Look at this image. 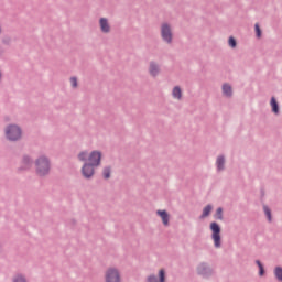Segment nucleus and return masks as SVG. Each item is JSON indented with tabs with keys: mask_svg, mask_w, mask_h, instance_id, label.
I'll use <instances>...</instances> for the list:
<instances>
[{
	"mask_svg": "<svg viewBox=\"0 0 282 282\" xmlns=\"http://www.w3.org/2000/svg\"><path fill=\"white\" fill-rule=\"evenodd\" d=\"M87 153L86 152H82V153H79V155H78V159L82 161V162H85V160H87Z\"/></svg>",
	"mask_w": 282,
	"mask_h": 282,
	"instance_id": "23",
	"label": "nucleus"
},
{
	"mask_svg": "<svg viewBox=\"0 0 282 282\" xmlns=\"http://www.w3.org/2000/svg\"><path fill=\"white\" fill-rule=\"evenodd\" d=\"M13 282H26V281H25V278H23V275H17Z\"/></svg>",
	"mask_w": 282,
	"mask_h": 282,
	"instance_id": "24",
	"label": "nucleus"
},
{
	"mask_svg": "<svg viewBox=\"0 0 282 282\" xmlns=\"http://www.w3.org/2000/svg\"><path fill=\"white\" fill-rule=\"evenodd\" d=\"M263 209H264V213L268 217V220L272 221V213L270 212V208H268V206H264Z\"/></svg>",
	"mask_w": 282,
	"mask_h": 282,
	"instance_id": "22",
	"label": "nucleus"
},
{
	"mask_svg": "<svg viewBox=\"0 0 282 282\" xmlns=\"http://www.w3.org/2000/svg\"><path fill=\"white\" fill-rule=\"evenodd\" d=\"M99 25H100L101 32L108 33L111 30V26H109V21L106 18H101L99 20Z\"/></svg>",
	"mask_w": 282,
	"mask_h": 282,
	"instance_id": "10",
	"label": "nucleus"
},
{
	"mask_svg": "<svg viewBox=\"0 0 282 282\" xmlns=\"http://www.w3.org/2000/svg\"><path fill=\"white\" fill-rule=\"evenodd\" d=\"M35 165L37 175L43 176L50 173V161L47 160V158L42 156L37 159Z\"/></svg>",
	"mask_w": 282,
	"mask_h": 282,
	"instance_id": "1",
	"label": "nucleus"
},
{
	"mask_svg": "<svg viewBox=\"0 0 282 282\" xmlns=\"http://www.w3.org/2000/svg\"><path fill=\"white\" fill-rule=\"evenodd\" d=\"M159 282H165L166 281V272L164 271V269H161L159 271ZM148 282H158V278H155V275H150L148 278Z\"/></svg>",
	"mask_w": 282,
	"mask_h": 282,
	"instance_id": "8",
	"label": "nucleus"
},
{
	"mask_svg": "<svg viewBox=\"0 0 282 282\" xmlns=\"http://www.w3.org/2000/svg\"><path fill=\"white\" fill-rule=\"evenodd\" d=\"M229 45L230 47H237V41L235 40V37H229Z\"/></svg>",
	"mask_w": 282,
	"mask_h": 282,
	"instance_id": "25",
	"label": "nucleus"
},
{
	"mask_svg": "<svg viewBox=\"0 0 282 282\" xmlns=\"http://www.w3.org/2000/svg\"><path fill=\"white\" fill-rule=\"evenodd\" d=\"M150 74L151 76H158L160 74V67L155 63L150 64Z\"/></svg>",
	"mask_w": 282,
	"mask_h": 282,
	"instance_id": "13",
	"label": "nucleus"
},
{
	"mask_svg": "<svg viewBox=\"0 0 282 282\" xmlns=\"http://www.w3.org/2000/svg\"><path fill=\"white\" fill-rule=\"evenodd\" d=\"M216 219H224V209L221 207L216 210Z\"/></svg>",
	"mask_w": 282,
	"mask_h": 282,
	"instance_id": "21",
	"label": "nucleus"
},
{
	"mask_svg": "<svg viewBox=\"0 0 282 282\" xmlns=\"http://www.w3.org/2000/svg\"><path fill=\"white\" fill-rule=\"evenodd\" d=\"M70 85H72V87H78V82H77L76 77L70 78Z\"/></svg>",
	"mask_w": 282,
	"mask_h": 282,
	"instance_id": "27",
	"label": "nucleus"
},
{
	"mask_svg": "<svg viewBox=\"0 0 282 282\" xmlns=\"http://www.w3.org/2000/svg\"><path fill=\"white\" fill-rule=\"evenodd\" d=\"M102 175L105 180H109V177H111V169L110 167L104 169Z\"/></svg>",
	"mask_w": 282,
	"mask_h": 282,
	"instance_id": "19",
	"label": "nucleus"
},
{
	"mask_svg": "<svg viewBox=\"0 0 282 282\" xmlns=\"http://www.w3.org/2000/svg\"><path fill=\"white\" fill-rule=\"evenodd\" d=\"M0 32H1V28H0Z\"/></svg>",
	"mask_w": 282,
	"mask_h": 282,
	"instance_id": "28",
	"label": "nucleus"
},
{
	"mask_svg": "<svg viewBox=\"0 0 282 282\" xmlns=\"http://www.w3.org/2000/svg\"><path fill=\"white\" fill-rule=\"evenodd\" d=\"M172 96H173V98H176V100H181L182 99V88H180V86L174 87L173 91H172Z\"/></svg>",
	"mask_w": 282,
	"mask_h": 282,
	"instance_id": "11",
	"label": "nucleus"
},
{
	"mask_svg": "<svg viewBox=\"0 0 282 282\" xmlns=\"http://www.w3.org/2000/svg\"><path fill=\"white\" fill-rule=\"evenodd\" d=\"M161 34L163 41H166V43H171L173 34L171 33V26H169V24H162Z\"/></svg>",
	"mask_w": 282,
	"mask_h": 282,
	"instance_id": "6",
	"label": "nucleus"
},
{
	"mask_svg": "<svg viewBox=\"0 0 282 282\" xmlns=\"http://www.w3.org/2000/svg\"><path fill=\"white\" fill-rule=\"evenodd\" d=\"M6 137L8 138V140L11 141H17L21 139V128H19L18 126H9L6 129Z\"/></svg>",
	"mask_w": 282,
	"mask_h": 282,
	"instance_id": "2",
	"label": "nucleus"
},
{
	"mask_svg": "<svg viewBox=\"0 0 282 282\" xmlns=\"http://www.w3.org/2000/svg\"><path fill=\"white\" fill-rule=\"evenodd\" d=\"M94 166L96 165H91V163H86L82 167V174L84 177H86V180H89V177L94 175Z\"/></svg>",
	"mask_w": 282,
	"mask_h": 282,
	"instance_id": "7",
	"label": "nucleus"
},
{
	"mask_svg": "<svg viewBox=\"0 0 282 282\" xmlns=\"http://www.w3.org/2000/svg\"><path fill=\"white\" fill-rule=\"evenodd\" d=\"M102 158V154L98 151H93L88 156V162L91 164V166H100V160Z\"/></svg>",
	"mask_w": 282,
	"mask_h": 282,
	"instance_id": "5",
	"label": "nucleus"
},
{
	"mask_svg": "<svg viewBox=\"0 0 282 282\" xmlns=\"http://www.w3.org/2000/svg\"><path fill=\"white\" fill-rule=\"evenodd\" d=\"M156 215L162 219L163 225L169 226V221L171 219V216L166 210H158Z\"/></svg>",
	"mask_w": 282,
	"mask_h": 282,
	"instance_id": "9",
	"label": "nucleus"
},
{
	"mask_svg": "<svg viewBox=\"0 0 282 282\" xmlns=\"http://www.w3.org/2000/svg\"><path fill=\"white\" fill-rule=\"evenodd\" d=\"M206 270L207 272H210V270L206 268V264H200L198 268L199 274H207Z\"/></svg>",
	"mask_w": 282,
	"mask_h": 282,
	"instance_id": "20",
	"label": "nucleus"
},
{
	"mask_svg": "<svg viewBox=\"0 0 282 282\" xmlns=\"http://www.w3.org/2000/svg\"><path fill=\"white\" fill-rule=\"evenodd\" d=\"M106 282H120V272L118 269L110 268L106 271Z\"/></svg>",
	"mask_w": 282,
	"mask_h": 282,
	"instance_id": "4",
	"label": "nucleus"
},
{
	"mask_svg": "<svg viewBox=\"0 0 282 282\" xmlns=\"http://www.w3.org/2000/svg\"><path fill=\"white\" fill-rule=\"evenodd\" d=\"M274 275L278 279V281H282V268L281 267L275 268Z\"/></svg>",
	"mask_w": 282,
	"mask_h": 282,
	"instance_id": "17",
	"label": "nucleus"
},
{
	"mask_svg": "<svg viewBox=\"0 0 282 282\" xmlns=\"http://www.w3.org/2000/svg\"><path fill=\"white\" fill-rule=\"evenodd\" d=\"M210 230L213 231L214 243L216 248H219V246H221V236L219 235L221 232V228L217 223H212Z\"/></svg>",
	"mask_w": 282,
	"mask_h": 282,
	"instance_id": "3",
	"label": "nucleus"
},
{
	"mask_svg": "<svg viewBox=\"0 0 282 282\" xmlns=\"http://www.w3.org/2000/svg\"><path fill=\"white\" fill-rule=\"evenodd\" d=\"M256 263H257V265L259 268V275L263 276V274H265V270L263 269V264L259 260H257Z\"/></svg>",
	"mask_w": 282,
	"mask_h": 282,
	"instance_id": "18",
	"label": "nucleus"
},
{
	"mask_svg": "<svg viewBox=\"0 0 282 282\" xmlns=\"http://www.w3.org/2000/svg\"><path fill=\"white\" fill-rule=\"evenodd\" d=\"M223 94L227 97L232 96V87L228 84L223 85Z\"/></svg>",
	"mask_w": 282,
	"mask_h": 282,
	"instance_id": "14",
	"label": "nucleus"
},
{
	"mask_svg": "<svg viewBox=\"0 0 282 282\" xmlns=\"http://www.w3.org/2000/svg\"><path fill=\"white\" fill-rule=\"evenodd\" d=\"M271 107L273 113H279V104L276 102V99L274 97L271 98Z\"/></svg>",
	"mask_w": 282,
	"mask_h": 282,
	"instance_id": "15",
	"label": "nucleus"
},
{
	"mask_svg": "<svg viewBox=\"0 0 282 282\" xmlns=\"http://www.w3.org/2000/svg\"><path fill=\"white\" fill-rule=\"evenodd\" d=\"M210 213H213V206L212 205H207L203 209V214L200 215V219H206V217H208V215H210Z\"/></svg>",
	"mask_w": 282,
	"mask_h": 282,
	"instance_id": "12",
	"label": "nucleus"
},
{
	"mask_svg": "<svg viewBox=\"0 0 282 282\" xmlns=\"http://www.w3.org/2000/svg\"><path fill=\"white\" fill-rule=\"evenodd\" d=\"M224 163H225L224 156H218L217 158V169H218V171H224Z\"/></svg>",
	"mask_w": 282,
	"mask_h": 282,
	"instance_id": "16",
	"label": "nucleus"
},
{
	"mask_svg": "<svg viewBox=\"0 0 282 282\" xmlns=\"http://www.w3.org/2000/svg\"><path fill=\"white\" fill-rule=\"evenodd\" d=\"M254 28H256V34L258 39H261V28H259V24H256Z\"/></svg>",
	"mask_w": 282,
	"mask_h": 282,
	"instance_id": "26",
	"label": "nucleus"
}]
</instances>
